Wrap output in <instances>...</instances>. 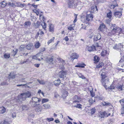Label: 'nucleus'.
I'll use <instances>...</instances> for the list:
<instances>
[{"instance_id": "7", "label": "nucleus", "mask_w": 124, "mask_h": 124, "mask_svg": "<svg viewBox=\"0 0 124 124\" xmlns=\"http://www.w3.org/2000/svg\"><path fill=\"white\" fill-rule=\"evenodd\" d=\"M73 102L78 103L81 101V99L80 97L76 95L73 97Z\"/></svg>"}, {"instance_id": "1", "label": "nucleus", "mask_w": 124, "mask_h": 124, "mask_svg": "<svg viewBox=\"0 0 124 124\" xmlns=\"http://www.w3.org/2000/svg\"><path fill=\"white\" fill-rule=\"evenodd\" d=\"M104 70H102L100 71V73H102L101 76H102V79L101 82L102 85L104 86H106V84L109 81V79L105 75V73L102 72V71Z\"/></svg>"}, {"instance_id": "34", "label": "nucleus", "mask_w": 124, "mask_h": 124, "mask_svg": "<svg viewBox=\"0 0 124 124\" xmlns=\"http://www.w3.org/2000/svg\"><path fill=\"white\" fill-rule=\"evenodd\" d=\"M4 57L6 59L9 58L10 57V54L8 53H6L4 55Z\"/></svg>"}, {"instance_id": "27", "label": "nucleus", "mask_w": 124, "mask_h": 124, "mask_svg": "<svg viewBox=\"0 0 124 124\" xmlns=\"http://www.w3.org/2000/svg\"><path fill=\"white\" fill-rule=\"evenodd\" d=\"M100 58L99 57L97 56H94V61L95 63L98 62Z\"/></svg>"}, {"instance_id": "47", "label": "nucleus", "mask_w": 124, "mask_h": 124, "mask_svg": "<svg viewBox=\"0 0 124 124\" xmlns=\"http://www.w3.org/2000/svg\"><path fill=\"white\" fill-rule=\"evenodd\" d=\"M18 51V50L16 49L14 50H13L12 53L14 55V56L16 54Z\"/></svg>"}, {"instance_id": "20", "label": "nucleus", "mask_w": 124, "mask_h": 124, "mask_svg": "<svg viewBox=\"0 0 124 124\" xmlns=\"http://www.w3.org/2000/svg\"><path fill=\"white\" fill-rule=\"evenodd\" d=\"M102 104L104 106H112L111 103H110L109 102H105V101H103L102 102Z\"/></svg>"}, {"instance_id": "4", "label": "nucleus", "mask_w": 124, "mask_h": 124, "mask_svg": "<svg viewBox=\"0 0 124 124\" xmlns=\"http://www.w3.org/2000/svg\"><path fill=\"white\" fill-rule=\"evenodd\" d=\"M32 106L33 107L36 106L37 105L36 103L39 102L40 101V99L37 97H32Z\"/></svg>"}, {"instance_id": "12", "label": "nucleus", "mask_w": 124, "mask_h": 124, "mask_svg": "<svg viewBox=\"0 0 124 124\" xmlns=\"http://www.w3.org/2000/svg\"><path fill=\"white\" fill-rule=\"evenodd\" d=\"M96 31L93 30H90L88 32V34L90 35V38H91L95 34H96Z\"/></svg>"}, {"instance_id": "58", "label": "nucleus", "mask_w": 124, "mask_h": 124, "mask_svg": "<svg viewBox=\"0 0 124 124\" xmlns=\"http://www.w3.org/2000/svg\"><path fill=\"white\" fill-rule=\"evenodd\" d=\"M47 119L48 121V122L53 121L54 120V118H47Z\"/></svg>"}, {"instance_id": "59", "label": "nucleus", "mask_w": 124, "mask_h": 124, "mask_svg": "<svg viewBox=\"0 0 124 124\" xmlns=\"http://www.w3.org/2000/svg\"><path fill=\"white\" fill-rule=\"evenodd\" d=\"M44 34V33L42 31H41L40 30H39V31L38 32V35H39V34H40V35H41L42 34Z\"/></svg>"}, {"instance_id": "22", "label": "nucleus", "mask_w": 124, "mask_h": 124, "mask_svg": "<svg viewBox=\"0 0 124 124\" xmlns=\"http://www.w3.org/2000/svg\"><path fill=\"white\" fill-rule=\"evenodd\" d=\"M75 25V24H73L70 25L68 27V29L70 31L74 30L73 28L74 27Z\"/></svg>"}, {"instance_id": "25", "label": "nucleus", "mask_w": 124, "mask_h": 124, "mask_svg": "<svg viewBox=\"0 0 124 124\" xmlns=\"http://www.w3.org/2000/svg\"><path fill=\"white\" fill-rule=\"evenodd\" d=\"M112 16H107V18L106 19V21L108 23H109L111 20Z\"/></svg>"}, {"instance_id": "23", "label": "nucleus", "mask_w": 124, "mask_h": 124, "mask_svg": "<svg viewBox=\"0 0 124 124\" xmlns=\"http://www.w3.org/2000/svg\"><path fill=\"white\" fill-rule=\"evenodd\" d=\"M94 46L96 48V47H99L100 48L102 44L100 43H94Z\"/></svg>"}, {"instance_id": "15", "label": "nucleus", "mask_w": 124, "mask_h": 124, "mask_svg": "<svg viewBox=\"0 0 124 124\" xmlns=\"http://www.w3.org/2000/svg\"><path fill=\"white\" fill-rule=\"evenodd\" d=\"M101 38V35L99 33H98L97 35L95 36L93 38L94 41H96L100 39Z\"/></svg>"}, {"instance_id": "53", "label": "nucleus", "mask_w": 124, "mask_h": 124, "mask_svg": "<svg viewBox=\"0 0 124 124\" xmlns=\"http://www.w3.org/2000/svg\"><path fill=\"white\" fill-rule=\"evenodd\" d=\"M25 46L24 45H21L20 47V50L21 51H22L23 50V49L25 48Z\"/></svg>"}, {"instance_id": "8", "label": "nucleus", "mask_w": 124, "mask_h": 124, "mask_svg": "<svg viewBox=\"0 0 124 124\" xmlns=\"http://www.w3.org/2000/svg\"><path fill=\"white\" fill-rule=\"evenodd\" d=\"M54 25L51 23L49 24V31L52 33H53L54 31Z\"/></svg>"}, {"instance_id": "18", "label": "nucleus", "mask_w": 124, "mask_h": 124, "mask_svg": "<svg viewBox=\"0 0 124 124\" xmlns=\"http://www.w3.org/2000/svg\"><path fill=\"white\" fill-rule=\"evenodd\" d=\"M76 103L73 102L72 103V106L74 107L78 108H81L82 105L80 104L75 103Z\"/></svg>"}, {"instance_id": "60", "label": "nucleus", "mask_w": 124, "mask_h": 124, "mask_svg": "<svg viewBox=\"0 0 124 124\" xmlns=\"http://www.w3.org/2000/svg\"><path fill=\"white\" fill-rule=\"evenodd\" d=\"M33 12L35 13L37 15H38L39 14V12L36 9H35L33 10Z\"/></svg>"}, {"instance_id": "39", "label": "nucleus", "mask_w": 124, "mask_h": 124, "mask_svg": "<svg viewBox=\"0 0 124 124\" xmlns=\"http://www.w3.org/2000/svg\"><path fill=\"white\" fill-rule=\"evenodd\" d=\"M9 78L14 79L15 77V75H14L13 73H11L9 75Z\"/></svg>"}, {"instance_id": "28", "label": "nucleus", "mask_w": 124, "mask_h": 124, "mask_svg": "<svg viewBox=\"0 0 124 124\" xmlns=\"http://www.w3.org/2000/svg\"><path fill=\"white\" fill-rule=\"evenodd\" d=\"M106 113L105 112H101L100 113V116L101 118H104L106 117Z\"/></svg>"}, {"instance_id": "16", "label": "nucleus", "mask_w": 124, "mask_h": 124, "mask_svg": "<svg viewBox=\"0 0 124 124\" xmlns=\"http://www.w3.org/2000/svg\"><path fill=\"white\" fill-rule=\"evenodd\" d=\"M116 88L120 91L124 90V85L123 84L122 85H118L116 86Z\"/></svg>"}, {"instance_id": "19", "label": "nucleus", "mask_w": 124, "mask_h": 124, "mask_svg": "<svg viewBox=\"0 0 124 124\" xmlns=\"http://www.w3.org/2000/svg\"><path fill=\"white\" fill-rule=\"evenodd\" d=\"M6 111V109L5 107L2 106L0 107V112L2 114L4 113Z\"/></svg>"}, {"instance_id": "46", "label": "nucleus", "mask_w": 124, "mask_h": 124, "mask_svg": "<svg viewBox=\"0 0 124 124\" xmlns=\"http://www.w3.org/2000/svg\"><path fill=\"white\" fill-rule=\"evenodd\" d=\"M78 76L80 78H81L82 79H85V78L82 75L81 73H80L78 74Z\"/></svg>"}, {"instance_id": "13", "label": "nucleus", "mask_w": 124, "mask_h": 124, "mask_svg": "<svg viewBox=\"0 0 124 124\" xmlns=\"http://www.w3.org/2000/svg\"><path fill=\"white\" fill-rule=\"evenodd\" d=\"M54 59V56L52 55L49 56L46 59V61L49 62H52Z\"/></svg>"}, {"instance_id": "57", "label": "nucleus", "mask_w": 124, "mask_h": 124, "mask_svg": "<svg viewBox=\"0 0 124 124\" xmlns=\"http://www.w3.org/2000/svg\"><path fill=\"white\" fill-rule=\"evenodd\" d=\"M41 109L40 107H38L36 109V111L38 112L41 111Z\"/></svg>"}, {"instance_id": "17", "label": "nucleus", "mask_w": 124, "mask_h": 124, "mask_svg": "<svg viewBox=\"0 0 124 124\" xmlns=\"http://www.w3.org/2000/svg\"><path fill=\"white\" fill-rule=\"evenodd\" d=\"M84 13H86V16H93V12H91L90 11H84L82 13L83 15V16H85V14H84Z\"/></svg>"}, {"instance_id": "54", "label": "nucleus", "mask_w": 124, "mask_h": 124, "mask_svg": "<svg viewBox=\"0 0 124 124\" xmlns=\"http://www.w3.org/2000/svg\"><path fill=\"white\" fill-rule=\"evenodd\" d=\"M91 113L92 114H94L95 112V109L94 108H93L91 109Z\"/></svg>"}, {"instance_id": "36", "label": "nucleus", "mask_w": 124, "mask_h": 124, "mask_svg": "<svg viewBox=\"0 0 124 124\" xmlns=\"http://www.w3.org/2000/svg\"><path fill=\"white\" fill-rule=\"evenodd\" d=\"M84 65H85V64L84 63H83V64H79L78 65H76L75 66L76 67H79V68H84Z\"/></svg>"}, {"instance_id": "42", "label": "nucleus", "mask_w": 124, "mask_h": 124, "mask_svg": "<svg viewBox=\"0 0 124 124\" xmlns=\"http://www.w3.org/2000/svg\"><path fill=\"white\" fill-rule=\"evenodd\" d=\"M49 101V100L47 99L44 98L42 99V103L43 104L46 103V102H48Z\"/></svg>"}, {"instance_id": "51", "label": "nucleus", "mask_w": 124, "mask_h": 124, "mask_svg": "<svg viewBox=\"0 0 124 124\" xmlns=\"http://www.w3.org/2000/svg\"><path fill=\"white\" fill-rule=\"evenodd\" d=\"M103 65V64L102 63H99V64L97 66V67L98 68H100L102 67Z\"/></svg>"}, {"instance_id": "5", "label": "nucleus", "mask_w": 124, "mask_h": 124, "mask_svg": "<svg viewBox=\"0 0 124 124\" xmlns=\"http://www.w3.org/2000/svg\"><path fill=\"white\" fill-rule=\"evenodd\" d=\"M69 6L70 8H74L76 7L77 3L74 0H69L68 2Z\"/></svg>"}, {"instance_id": "63", "label": "nucleus", "mask_w": 124, "mask_h": 124, "mask_svg": "<svg viewBox=\"0 0 124 124\" xmlns=\"http://www.w3.org/2000/svg\"><path fill=\"white\" fill-rule=\"evenodd\" d=\"M12 117L13 118H15L16 117V114L15 113H13L12 114Z\"/></svg>"}, {"instance_id": "33", "label": "nucleus", "mask_w": 124, "mask_h": 124, "mask_svg": "<svg viewBox=\"0 0 124 124\" xmlns=\"http://www.w3.org/2000/svg\"><path fill=\"white\" fill-rule=\"evenodd\" d=\"M89 103L90 104H92L94 102H95V99L94 98H90L89 101Z\"/></svg>"}, {"instance_id": "55", "label": "nucleus", "mask_w": 124, "mask_h": 124, "mask_svg": "<svg viewBox=\"0 0 124 124\" xmlns=\"http://www.w3.org/2000/svg\"><path fill=\"white\" fill-rule=\"evenodd\" d=\"M60 60L61 61V64H62L63 65H65V63L64 60L62 59H61Z\"/></svg>"}, {"instance_id": "3", "label": "nucleus", "mask_w": 124, "mask_h": 124, "mask_svg": "<svg viewBox=\"0 0 124 124\" xmlns=\"http://www.w3.org/2000/svg\"><path fill=\"white\" fill-rule=\"evenodd\" d=\"M111 30V32L114 34L118 33L121 31L122 29L117 26L115 24H109Z\"/></svg>"}, {"instance_id": "2", "label": "nucleus", "mask_w": 124, "mask_h": 124, "mask_svg": "<svg viewBox=\"0 0 124 124\" xmlns=\"http://www.w3.org/2000/svg\"><path fill=\"white\" fill-rule=\"evenodd\" d=\"M31 95V93L29 92L21 93L20 95L18 96L17 101H24L26 98L29 97Z\"/></svg>"}, {"instance_id": "48", "label": "nucleus", "mask_w": 124, "mask_h": 124, "mask_svg": "<svg viewBox=\"0 0 124 124\" xmlns=\"http://www.w3.org/2000/svg\"><path fill=\"white\" fill-rule=\"evenodd\" d=\"M118 6V5L117 4L115 5L111 4L110 6V8H111L114 9L115 7Z\"/></svg>"}, {"instance_id": "9", "label": "nucleus", "mask_w": 124, "mask_h": 124, "mask_svg": "<svg viewBox=\"0 0 124 124\" xmlns=\"http://www.w3.org/2000/svg\"><path fill=\"white\" fill-rule=\"evenodd\" d=\"M123 47V46L121 45V43H119L117 45V44H116L113 47V48L114 49H116L117 50H118L120 49V50L121 51V49Z\"/></svg>"}, {"instance_id": "26", "label": "nucleus", "mask_w": 124, "mask_h": 124, "mask_svg": "<svg viewBox=\"0 0 124 124\" xmlns=\"http://www.w3.org/2000/svg\"><path fill=\"white\" fill-rule=\"evenodd\" d=\"M31 24V23L29 21L26 22L24 24V26L25 27L29 26Z\"/></svg>"}, {"instance_id": "29", "label": "nucleus", "mask_w": 124, "mask_h": 124, "mask_svg": "<svg viewBox=\"0 0 124 124\" xmlns=\"http://www.w3.org/2000/svg\"><path fill=\"white\" fill-rule=\"evenodd\" d=\"M32 46V45L31 44H28V45L26 46V48L29 50H30L31 49Z\"/></svg>"}, {"instance_id": "62", "label": "nucleus", "mask_w": 124, "mask_h": 124, "mask_svg": "<svg viewBox=\"0 0 124 124\" xmlns=\"http://www.w3.org/2000/svg\"><path fill=\"white\" fill-rule=\"evenodd\" d=\"M121 114H124V108L123 107L121 110Z\"/></svg>"}, {"instance_id": "35", "label": "nucleus", "mask_w": 124, "mask_h": 124, "mask_svg": "<svg viewBox=\"0 0 124 124\" xmlns=\"http://www.w3.org/2000/svg\"><path fill=\"white\" fill-rule=\"evenodd\" d=\"M91 12H93L94 10H96V11H97L98 9L96 6H92L91 7Z\"/></svg>"}, {"instance_id": "31", "label": "nucleus", "mask_w": 124, "mask_h": 124, "mask_svg": "<svg viewBox=\"0 0 124 124\" xmlns=\"http://www.w3.org/2000/svg\"><path fill=\"white\" fill-rule=\"evenodd\" d=\"M41 25L42 26L43 28L45 30H46V23L44 22H43L41 24Z\"/></svg>"}, {"instance_id": "14", "label": "nucleus", "mask_w": 124, "mask_h": 124, "mask_svg": "<svg viewBox=\"0 0 124 124\" xmlns=\"http://www.w3.org/2000/svg\"><path fill=\"white\" fill-rule=\"evenodd\" d=\"M86 49L88 51L90 52L94 51L96 49V48L93 46H88L87 47Z\"/></svg>"}, {"instance_id": "56", "label": "nucleus", "mask_w": 124, "mask_h": 124, "mask_svg": "<svg viewBox=\"0 0 124 124\" xmlns=\"http://www.w3.org/2000/svg\"><path fill=\"white\" fill-rule=\"evenodd\" d=\"M120 102L122 105H124V99H123L120 100Z\"/></svg>"}, {"instance_id": "37", "label": "nucleus", "mask_w": 124, "mask_h": 124, "mask_svg": "<svg viewBox=\"0 0 124 124\" xmlns=\"http://www.w3.org/2000/svg\"><path fill=\"white\" fill-rule=\"evenodd\" d=\"M37 81L40 84L44 85L46 83V82L43 80H40L38 79L37 80Z\"/></svg>"}, {"instance_id": "24", "label": "nucleus", "mask_w": 124, "mask_h": 124, "mask_svg": "<svg viewBox=\"0 0 124 124\" xmlns=\"http://www.w3.org/2000/svg\"><path fill=\"white\" fill-rule=\"evenodd\" d=\"M99 27V29L100 31H102L103 28H105V26L104 23H101L100 24Z\"/></svg>"}, {"instance_id": "6", "label": "nucleus", "mask_w": 124, "mask_h": 124, "mask_svg": "<svg viewBox=\"0 0 124 124\" xmlns=\"http://www.w3.org/2000/svg\"><path fill=\"white\" fill-rule=\"evenodd\" d=\"M67 72L66 71L62 70L59 72L58 74V76L61 78H64L66 77Z\"/></svg>"}, {"instance_id": "50", "label": "nucleus", "mask_w": 124, "mask_h": 124, "mask_svg": "<svg viewBox=\"0 0 124 124\" xmlns=\"http://www.w3.org/2000/svg\"><path fill=\"white\" fill-rule=\"evenodd\" d=\"M75 8H77V9L78 10H80L82 8V6H79V5L78 4L77 5V4Z\"/></svg>"}, {"instance_id": "11", "label": "nucleus", "mask_w": 124, "mask_h": 124, "mask_svg": "<svg viewBox=\"0 0 124 124\" xmlns=\"http://www.w3.org/2000/svg\"><path fill=\"white\" fill-rule=\"evenodd\" d=\"M70 55V58L72 59L73 60L75 59H77L78 57V55L76 53H74L71 54Z\"/></svg>"}, {"instance_id": "30", "label": "nucleus", "mask_w": 124, "mask_h": 124, "mask_svg": "<svg viewBox=\"0 0 124 124\" xmlns=\"http://www.w3.org/2000/svg\"><path fill=\"white\" fill-rule=\"evenodd\" d=\"M107 51L106 50H103L101 53V55L102 56H105L107 54Z\"/></svg>"}, {"instance_id": "10", "label": "nucleus", "mask_w": 124, "mask_h": 124, "mask_svg": "<svg viewBox=\"0 0 124 124\" xmlns=\"http://www.w3.org/2000/svg\"><path fill=\"white\" fill-rule=\"evenodd\" d=\"M8 5L12 7L17 6V2L14 1H11V2H8Z\"/></svg>"}, {"instance_id": "52", "label": "nucleus", "mask_w": 124, "mask_h": 124, "mask_svg": "<svg viewBox=\"0 0 124 124\" xmlns=\"http://www.w3.org/2000/svg\"><path fill=\"white\" fill-rule=\"evenodd\" d=\"M119 62L122 63L123 64H124V56L121 58V59L120 60Z\"/></svg>"}, {"instance_id": "45", "label": "nucleus", "mask_w": 124, "mask_h": 124, "mask_svg": "<svg viewBox=\"0 0 124 124\" xmlns=\"http://www.w3.org/2000/svg\"><path fill=\"white\" fill-rule=\"evenodd\" d=\"M22 108L23 110H27L28 109V107L25 105H23L22 106Z\"/></svg>"}, {"instance_id": "40", "label": "nucleus", "mask_w": 124, "mask_h": 124, "mask_svg": "<svg viewBox=\"0 0 124 124\" xmlns=\"http://www.w3.org/2000/svg\"><path fill=\"white\" fill-rule=\"evenodd\" d=\"M25 5L24 4H22L20 3L17 2V6L22 7L24 6Z\"/></svg>"}, {"instance_id": "64", "label": "nucleus", "mask_w": 124, "mask_h": 124, "mask_svg": "<svg viewBox=\"0 0 124 124\" xmlns=\"http://www.w3.org/2000/svg\"><path fill=\"white\" fill-rule=\"evenodd\" d=\"M0 124H7L6 122V120L1 121L0 123Z\"/></svg>"}, {"instance_id": "61", "label": "nucleus", "mask_w": 124, "mask_h": 124, "mask_svg": "<svg viewBox=\"0 0 124 124\" xmlns=\"http://www.w3.org/2000/svg\"><path fill=\"white\" fill-rule=\"evenodd\" d=\"M115 15L118 16H121L122 15V12H116L115 13Z\"/></svg>"}, {"instance_id": "49", "label": "nucleus", "mask_w": 124, "mask_h": 124, "mask_svg": "<svg viewBox=\"0 0 124 124\" xmlns=\"http://www.w3.org/2000/svg\"><path fill=\"white\" fill-rule=\"evenodd\" d=\"M90 92L91 94V96L92 97H94L95 96V93L93 91L92 89V90H90Z\"/></svg>"}, {"instance_id": "41", "label": "nucleus", "mask_w": 124, "mask_h": 124, "mask_svg": "<svg viewBox=\"0 0 124 124\" xmlns=\"http://www.w3.org/2000/svg\"><path fill=\"white\" fill-rule=\"evenodd\" d=\"M54 39L55 38L54 37L52 38L51 39L49 40L47 43L48 45H49L50 43L53 42L54 40Z\"/></svg>"}, {"instance_id": "21", "label": "nucleus", "mask_w": 124, "mask_h": 124, "mask_svg": "<svg viewBox=\"0 0 124 124\" xmlns=\"http://www.w3.org/2000/svg\"><path fill=\"white\" fill-rule=\"evenodd\" d=\"M61 80L60 79H58L57 80H55L54 83L55 85L56 86L58 85L61 83Z\"/></svg>"}, {"instance_id": "43", "label": "nucleus", "mask_w": 124, "mask_h": 124, "mask_svg": "<svg viewBox=\"0 0 124 124\" xmlns=\"http://www.w3.org/2000/svg\"><path fill=\"white\" fill-rule=\"evenodd\" d=\"M1 5L2 7H4L6 5H8L7 3H6L4 1H3L1 2Z\"/></svg>"}, {"instance_id": "44", "label": "nucleus", "mask_w": 124, "mask_h": 124, "mask_svg": "<svg viewBox=\"0 0 124 124\" xmlns=\"http://www.w3.org/2000/svg\"><path fill=\"white\" fill-rule=\"evenodd\" d=\"M40 46V43L39 42H37L35 45V47L37 48H38Z\"/></svg>"}, {"instance_id": "32", "label": "nucleus", "mask_w": 124, "mask_h": 124, "mask_svg": "<svg viewBox=\"0 0 124 124\" xmlns=\"http://www.w3.org/2000/svg\"><path fill=\"white\" fill-rule=\"evenodd\" d=\"M43 106L44 108V109H47L50 108V105L48 104H44L43 105Z\"/></svg>"}, {"instance_id": "38", "label": "nucleus", "mask_w": 124, "mask_h": 124, "mask_svg": "<svg viewBox=\"0 0 124 124\" xmlns=\"http://www.w3.org/2000/svg\"><path fill=\"white\" fill-rule=\"evenodd\" d=\"M93 18V16H86V19L88 21L92 20Z\"/></svg>"}]
</instances>
